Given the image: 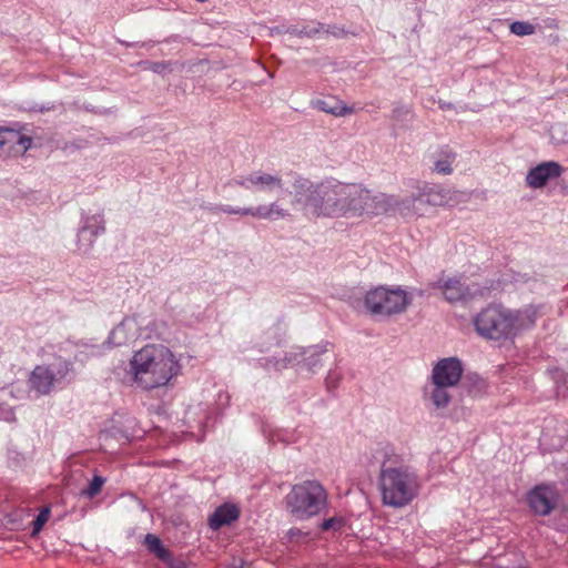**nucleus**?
Instances as JSON below:
<instances>
[{"mask_svg":"<svg viewBox=\"0 0 568 568\" xmlns=\"http://www.w3.org/2000/svg\"><path fill=\"white\" fill-rule=\"evenodd\" d=\"M128 373L138 388L151 392L169 386L180 375L181 365L169 347L148 344L134 352Z\"/></svg>","mask_w":568,"mask_h":568,"instance_id":"nucleus-2","label":"nucleus"},{"mask_svg":"<svg viewBox=\"0 0 568 568\" xmlns=\"http://www.w3.org/2000/svg\"><path fill=\"white\" fill-rule=\"evenodd\" d=\"M234 184L245 190H256L260 192L272 193L281 191L284 187V181L278 173H270L263 170L251 172L246 176L234 179Z\"/></svg>","mask_w":568,"mask_h":568,"instance_id":"nucleus-9","label":"nucleus"},{"mask_svg":"<svg viewBox=\"0 0 568 568\" xmlns=\"http://www.w3.org/2000/svg\"><path fill=\"white\" fill-rule=\"evenodd\" d=\"M323 29H324V24L316 23L314 26L303 27L301 30L294 29L292 31V33L297 36V37L314 38L317 34H320Z\"/></svg>","mask_w":568,"mask_h":568,"instance_id":"nucleus-26","label":"nucleus"},{"mask_svg":"<svg viewBox=\"0 0 568 568\" xmlns=\"http://www.w3.org/2000/svg\"><path fill=\"white\" fill-rule=\"evenodd\" d=\"M144 545L150 552L154 554L159 559L163 561L171 557L170 551L162 545L161 539L153 534H148L145 536Z\"/></svg>","mask_w":568,"mask_h":568,"instance_id":"nucleus-20","label":"nucleus"},{"mask_svg":"<svg viewBox=\"0 0 568 568\" xmlns=\"http://www.w3.org/2000/svg\"><path fill=\"white\" fill-rule=\"evenodd\" d=\"M378 481L382 503L392 508L409 505L417 497L420 487L417 474L407 466L384 465Z\"/></svg>","mask_w":568,"mask_h":568,"instance_id":"nucleus-4","label":"nucleus"},{"mask_svg":"<svg viewBox=\"0 0 568 568\" xmlns=\"http://www.w3.org/2000/svg\"><path fill=\"white\" fill-rule=\"evenodd\" d=\"M287 513L297 520L321 514L327 505V491L317 480L295 484L284 498Z\"/></svg>","mask_w":568,"mask_h":568,"instance_id":"nucleus-5","label":"nucleus"},{"mask_svg":"<svg viewBox=\"0 0 568 568\" xmlns=\"http://www.w3.org/2000/svg\"><path fill=\"white\" fill-rule=\"evenodd\" d=\"M292 189V205L313 217L371 220L388 213L394 201V195L374 192L362 183L334 179L314 183L297 175Z\"/></svg>","mask_w":568,"mask_h":568,"instance_id":"nucleus-1","label":"nucleus"},{"mask_svg":"<svg viewBox=\"0 0 568 568\" xmlns=\"http://www.w3.org/2000/svg\"><path fill=\"white\" fill-rule=\"evenodd\" d=\"M139 326L134 317H125L110 333L109 339L114 346H122L139 337Z\"/></svg>","mask_w":568,"mask_h":568,"instance_id":"nucleus-16","label":"nucleus"},{"mask_svg":"<svg viewBox=\"0 0 568 568\" xmlns=\"http://www.w3.org/2000/svg\"><path fill=\"white\" fill-rule=\"evenodd\" d=\"M528 324H534V318L528 311H509L498 306H488L474 317L475 331L483 338L501 341L510 338L517 331Z\"/></svg>","mask_w":568,"mask_h":568,"instance_id":"nucleus-3","label":"nucleus"},{"mask_svg":"<svg viewBox=\"0 0 568 568\" xmlns=\"http://www.w3.org/2000/svg\"><path fill=\"white\" fill-rule=\"evenodd\" d=\"M32 144L31 138L19 131L0 128V158L23 155Z\"/></svg>","mask_w":568,"mask_h":568,"instance_id":"nucleus-10","label":"nucleus"},{"mask_svg":"<svg viewBox=\"0 0 568 568\" xmlns=\"http://www.w3.org/2000/svg\"><path fill=\"white\" fill-rule=\"evenodd\" d=\"M73 364L59 357L51 365H38L29 377L30 388L40 395L49 394L54 384L60 383L73 373Z\"/></svg>","mask_w":568,"mask_h":568,"instance_id":"nucleus-7","label":"nucleus"},{"mask_svg":"<svg viewBox=\"0 0 568 568\" xmlns=\"http://www.w3.org/2000/svg\"><path fill=\"white\" fill-rule=\"evenodd\" d=\"M439 287L443 291L445 300L449 303L465 301L476 294L473 287H470L462 276L448 277L443 281Z\"/></svg>","mask_w":568,"mask_h":568,"instance_id":"nucleus-15","label":"nucleus"},{"mask_svg":"<svg viewBox=\"0 0 568 568\" xmlns=\"http://www.w3.org/2000/svg\"><path fill=\"white\" fill-rule=\"evenodd\" d=\"M509 29L511 33L518 37L530 36L536 31L535 26L526 21H515L510 24Z\"/></svg>","mask_w":568,"mask_h":568,"instance_id":"nucleus-24","label":"nucleus"},{"mask_svg":"<svg viewBox=\"0 0 568 568\" xmlns=\"http://www.w3.org/2000/svg\"><path fill=\"white\" fill-rule=\"evenodd\" d=\"M335 518H329L322 524L323 530H328L334 527Z\"/></svg>","mask_w":568,"mask_h":568,"instance_id":"nucleus-28","label":"nucleus"},{"mask_svg":"<svg viewBox=\"0 0 568 568\" xmlns=\"http://www.w3.org/2000/svg\"><path fill=\"white\" fill-rule=\"evenodd\" d=\"M564 168L556 161H546L531 168L526 175V184L531 189H541L564 173Z\"/></svg>","mask_w":568,"mask_h":568,"instance_id":"nucleus-13","label":"nucleus"},{"mask_svg":"<svg viewBox=\"0 0 568 568\" xmlns=\"http://www.w3.org/2000/svg\"><path fill=\"white\" fill-rule=\"evenodd\" d=\"M422 194L419 189H417L416 193H412L409 196L398 199L394 196L393 206L390 211H396L400 216L405 219H418L425 216L427 213V207L425 204H419V199Z\"/></svg>","mask_w":568,"mask_h":568,"instance_id":"nucleus-14","label":"nucleus"},{"mask_svg":"<svg viewBox=\"0 0 568 568\" xmlns=\"http://www.w3.org/2000/svg\"><path fill=\"white\" fill-rule=\"evenodd\" d=\"M160 65H161L160 63H154V68H153V70H154V71H158V70L160 69Z\"/></svg>","mask_w":568,"mask_h":568,"instance_id":"nucleus-29","label":"nucleus"},{"mask_svg":"<svg viewBox=\"0 0 568 568\" xmlns=\"http://www.w3.org/2000/svg\"><path fill=\"white\" fill-rule=\"evenodd\" d=\"M215 212H222L229 215H250L258 220L277 221L291 217L287 209H284L278 201L268 204H262L250 207H233L231 205H219L213 209Z\"/></svg>","mask_w":568,"mask_h":568,"instance_id":"nucleus-8","label":"nucleus"},{"mask_svg":"<svg viewBox=\"0 0 568 568\" xmlns=\"http://www.w3.org/2000/svg\"><path fill=\"white\" fill-rule=\"evenodd\" d=\"M410 300L400 287L377 286L369 290L364 298L366 311L373 316L389 317L406 311Z\"/></svg>","mask_w":568,"mask_h":568,"instance_id":"nucleus-6","label":"nucleus"},{"mask_svg":"<svg viewBox=\"0 0 568 568\" xmlns=\"http://www.w3.org/2000/svg\"><path fill=\"white\" fill-rule=\"evenodd\" d=\"M418 189L422 194V197L419 199V204H425L426 207L442 206L446 204L448 201L447 191L440 186L424 184Z\"/></svg>","mask_w":568,"mask_h":568,"instance_id":"nucleus-18","label":"nucleus"},{"mask_svg":"<svg viewBox=\"0 0 568 568\" xmlns=\"http://www.w3.org/2000/svg\"><path fill=\"white\" fill-rule=\"evenodd\" d=\"M316 106L318 110L335 116H345L354 112L353 108L343 104L329 105L325 100H318Z\"/></svg>","mask_w":568,"mask_h":568,"instance_id":"nucleus-22","label":"nucleus"},{"mask_svg":"<svg viewBox=\"0 0 568 568\" xmlns=\"http://www.w3.org/2000/svg\"><path fill=\"white\" fill-rule=\"evenodd\" d=\"M49 515H50V510L48 508H43L39 513V515L36 517V519L32 523V526H33L32 534L33 535L38 534L42 529V527L49 519Z\"/></svg>","mask_w":568,"mask_h":568,"instance_id":"nucleus-27","label":"nucleus"},{"mask_svg":"<svg viewBox=\"0 0 568 568\" xmlns=\"http://www.w3.org/2000/svg\"><path fill=\"white\" fill-rule=\"evenodd\" d=\"M463 375V366L459 359L448 357L440 359L432 371L433 385L456 386Z\"/></svg>","mask_w":568,"mask_h":568,"instance_id":"nucleus-12","label":"nucleus"},{"mask_svg":"<svg viewBox=\"0 0 568 568\" xmlns=\"http://www.w3.org/2000/svg\"><path fill=\"white\" fill-rule=\"evenodd\" d=\"M455 160L456 153L448 148H444L439 151V158L434 163V170L439 174H452Z\"/></svg>","mask_w":568,"mask_h":568,"instance_id":"nucleus-19","label":"nucleus"},{"mask_svg":"<svg viewBox=\"0 0 568 568\" xmlns=\"http://www.w3.org/2000/svg\"><path fill=\"white\" fill-rule=\"evenodd\" d=\"M104 483L105 479L102 476L95 475L90 481L89 486L82 490V495L89 498L95 497L98 494H100Z\"/></svg>","mask_w":568,"mask_h":568,"instance_id":"nucleus-25","label":"nucleus"},{"mask_svg":"<svg viewBox=\"0 0 568 568\" xmlns=\"http://www.w3.org/2000/svg\"><path fill=\"white\" fill-rule=\"evenodd\" d=\"M105 231L103 221L97 216H93L91 220L87 222V224L82 227L80 235H83L85 232H90L93 237L102 234Z\"/></svg>","mask_w":568,"mask_h":568,"instance_id":"nucleus-23","label":"nucleus"},{"mask_svg":"<svg viewBox=\"0 0 568 568\" xmlns=\"http://www.w3.org/2000/svg\"><path fill=\"white\" fill-rule=\"evenodd\" d=\"M434 388L430 393V400L437 408H445L452 400V395L448 392L450 386L447 385H433Z\"/></svg>","mask_w":568,"mask_h":568,"instance_id":"nucleus-21","label":"nucleus"},{"mask_svg":"<svg viewBox=\"0 0 568 568\" xmlns=\"http://www.w3.org/2000/svg\"><path fill=\"white\" fill-rule=\"evenodd\" d=\"M527 500L535 514L546 516L555 509L558 494L554 486L539 485L529 491Z\"/></svg>","mask_w":568,"mask_h":568,"instance_id":"nucleus-11","label":"nucleus"},{"mask_svg":"<svg viewBox=\"0 0 568 568\" xmlns=\"http://www.w3.org/2000/svg\"><path fill=\"white\" fill-rule=\"evenodd\" d=\"M240 516V509L233 504H224L217 507L209 518V526L212 529H219L222 526L230 525Z\"/></svg>","mask_w":568,"mask_h":568,"instance_id":"nucleus-17","label":"nucleus"}]
</instances>
